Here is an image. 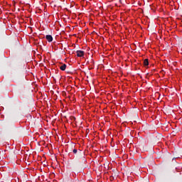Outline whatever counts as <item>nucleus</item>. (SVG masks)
<instances>
[{
  "label": "nucleus",
  "mask_w": 182,
  "mask_h": 182,
  "mask_svg": "<svg viewBox=\"0 0 182 182\" xmlns=\"http://www.w3.org/2000/svg\"><path fill=\"white\" fill-rule=\"evenodd\" d=\"M76 55L77 57H83L85 55V51L83 50H77Z\"/></svg>",
  "instance_id": "f257e3e1"
},
{
  "label": "nucleus",
  "mask_w": 182,
  "mask_h": 182,
  "mask_svg": "<svg viewBox=\"0 0 182 182\" xmlns=\"http://www.w3.org/2000/svg\"><path fill=\"white\" fill-rule=\"evenodd\" d=\"M46 38L48 42H52L53 41V37L51 35L46 36Z\"/></svg>",
  "instance_id": "f03ea898"
},
{
  "label": "nucleus",
  "mask_w": 182,
  "mask_h": 182,
  "mask_svg": "<svg viewBox=\"0 0 182 182\" xmlns=\"http://www.w3.org/2000/svg\"><path fill=\"white\" fill-rule=\"evenodd\" d=\"M149 61L148 58H146L145 60H144V66H149Z\"/></svg>",
  "instance_id": "7ed1b4c3"
},
{
  "label": "nucleus",
  "mask_w": 182,
  "mask_h": 182,
  "mask_svg": "<svg viewBox=\"0 0 182 182\" xmlns=\"http://www.w3.org/2000/svg\"><path fill=\"white\" fill-rule=\"evenodd\" d=\"M66 68H67V65L65 64H63L61 66H60V69L63 71L65 70Z\"/></svg>",
  "instance_id": "20e7f679"
},
{
  "label": "nucleus",
  "mask_w": 182,
  "mask_h": 182,
  "mask_svg": "<svg viewBox=\"0 0 182 182\" xmlns=\"http://www.w3.org/2000/svg\"><path fill=\"white\" fill-rule=\"evenodd\" d=\"M73 153L74 154H77V149H74L73 150Z\"/></svg>",
  "instance_id": "39448f33"
}]
</instances>
